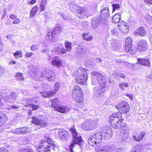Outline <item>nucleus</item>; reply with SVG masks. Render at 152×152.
I'll return each instance as SVG.
<instances>
[{
	"label": "nucleus",
	"mask_w": 152,
	"mask_h": 152,
	"mask_svg": "<svg viewBox=\"0 0 152 152\" xmlns=\"http://www.w3.org/2000/svg\"><path fill=\"white\" fill-rule=\"evenodd\" d=\"M33 53L32 52H30V53L27 52L25 54V56L26 57H29L32 56V55H33Z\"/></svg>",
	"instance_id": "58"
},
{
	"label": "nucleus",
	"mask_w": 152,
	"mask_h": 152,
	"mask_svg": "<svg viewBox=\"0 0 152 152\" xmlns=\"http://www.w3.org/2000/svg\"><path fill=\"white\" fill-rule=\"evenodd\" d=\"M103 134L100 132L96 133L88 140V143L93 147H95L97 143H99L102 139Z\"/></svg>",
	"instance_id": "5"
},
{
	"label": "nucleus",
	"mask_w": 152,
	"mask_h": 152,
	"mask_svg": "<svg viewBox=\"0 0 152 152\" xmlns=\"http://www.w3.org/2000/svg\"><path fill=\"white\" fill-rule=\"evenodd\" d=\"M112 6L113 7V11H114L115 10L117 9H118L119 8L120 5L119 4H113L112 5Z\"/></svg>",
	"instance_id": "48"
},
{
	"label": "nucleus",
	"mask_w": 152,
	"mask_h": 152,
	"mask_svg": "<svg viewBox=\"0 0 152 152\" xmlns=\"http://www.w3.org/2000/svg\"><path fill=\"white\" fill-rule=\"evenodd\" d=\"M72 97L77 102L82 103L83 101V92L81 88L78 86H75L72 89Z\"/></svg>",
	"instance_id": "4"
},
{
	"label": "nucleus",
	"mask_w": 152,
	"mask_h": 152,
	"mask_svg": "<svg viewBox=\"0 0 152 152\" xmlns=\"http://www.w3.org/2000/svg\"><path fill=\"white\" fill-rule=\"evenodd\" d=\"M122 120H120L115 123H112L111 125L112 127L114 129H120L122 125Z\"/></svg>",
	"instance_id": "30"
},
{
	"label": "nucleus",
	"mask_w": 152,
	"mask_h": 152,
	"mask_svg": "<svg viewBox=\"0 0 152 152\" xmlns=\"http://www.w3.org/2000/svg\"><path fill=\"white\" fill-rule=\"evenodd\" d=\"M136 33L138 34L139 35L144 36L146 34V31L144 27H142L136 30Z\"/></svg>",
	"instance_id": "29"
},
{
	"label": "nucleus",
	"mask_w": 152,
	"mask_h": 152,
	"mask_svg": "<svg viewBox=\"0 0 152 152\" xmlns=\"http://www.w3.org/2000/svg\"><path fill=\"white\" fill-rule=\"evenodd\" d=\"M61 31V28L59 27L56 26L53 30H50L45 37L46 39L48 41H51L53 38L54 37L56 33H60Z\"/></svg>",
	"instance_id": "9"
},
{
	"label": "nucleus",
	"mask_w": 152,
	"mask_h": 152,
	"mask_svg": "<svg viewBox=\"0 0 152 152\" xmlns=\"http://www.w3.org/2000/svg\"><path fill=\"white\" fill-rule=\"evenodd\" d=\"M116 152H125V151L123 149H119L117 150Z\"/></svg>",
	"instance_id": "63"
},
{
	"label": "nucleus",
	"mask_w": 152,
	"mask_h": 152,
	"mask_svg": "<svg viewBox=\"0 0 152 152\" xmlns=\"http://www.w3.org/2000/svg\"><path fill=\"white\" fill-rule=\"evenodd\" d=\"M118 28L123 33H127L129 31V27L128 24L123 21L118 23Z\"/></svg>",
	"instance_id": "12"
},
{
	"label": "nucleus",
	"mask_w": 152,
	"mask_h": 152,
	"mask_svg": "<svg viewBox=\"0 0 152 152\" xmlns=\"http://www.w3.org/2000/svg\"><path fill=\"white\" fill-rule=\"evenodd\" d=\"M145 3L152 5V0H144Z\"/></svg>",
	"instance_id": "59"
},
{
	"label": "nucleus",
	"mask_w": 152,
	"mask_h": 152,
	"mask_svg": "<svg viewBox=\"0 0 152 152\" xmlns=\"http://www.w3.org/2000/svg\"><path fill=\"white\" fill-rule=\"evenodd\" d=\"M101 18L102 19H105L109 16V10L107 7H104L100 12Z\"/></svg>",
	"instance_id": "21"
},
{
	"label": "nucleus",
	"mask_w": 152,
	"mask_h": 152,
	"mask_svg": "<svg viewBox=\"0 0 152 152\" xmlns=\"http://www.w3.org/2000/svg\"><path fill=\"white\" fill-rule=\"evenodd\" d=\"M32 122L35 124L39 125L41 127L45 126H46L47 122L45 120L39 119L35 116L32 118Z\"/></svg>",
	"instance_id": "13"
},
{
	"label": "nucleus",
	"mask_w": 152,
	"mask_h": 152,
	"mask_svg": "<svg viewBox=\"0 0 152 152\" xmlns=\"http://www.w3.org/2000/svg\"><path fill=\"white\" fill-rule=\"evenodd\" d=\"M132 39L130 37H127L126 39L125 45V50L126 52H129L132 55L134 54L136 52V48L132 47Z\"/></svg>",
	"instance_id": "6"
},
{
	"label": "nucleus",
	"mask_w": 152,
	"mask_h": 152,
	"mask_svg": "<svg viewBox=\"0 0 152 152\" xmlns=\"http://www.w3.org/2000/svg\"><path fill=\"white\" fill-rule=\"evenodd\" d=\"M18 107L17 106L14 105H10V106L9 107V109L10 110L11 109H18Z\"/></svg>",
	"instance_id": "56"
},
{
	"label": "nucleus",
	"mask_w": 152,
	"mask_h": 152,
	"mask_svg": "<svg viewBox=\"0 0 152 152\" xmlns=\"http://www.w3.org/2000/svg\"><path fill=\"white\" fill-rule=\"evenodd\" d=\"M19 152H34V151L31 149L23 148L20 150Z\"/></svg>",
	"instance_id": "44"
},
{
	"label": "nucleus",
	"mask_w": 152,
	"mask_h": 152,
	"mask_svg": "<svg viewBox=\"0 0 152 152\" xmlns=\"http://www.w3.org/2000/svg\"><path fill=\"white\" fill-rule=\"evenodd\" d=\"M147 78L149 79V80H152V74L150 75L147 77Z\"/></svg>",
	"instance_id": "64"
},
{
	"label": "nucleus",
	"mask_w": 152,
	"mask_h": 152,
	"mask_svg": "<svg viewBox=\"0 0 152 152\" xmlns=\"http://www.w3.org/2000/svg\"><path fill=\"white\" fill-rule=\"evenodd\" d=\"M97 121H94L92 120H86L82 124V127L85 130H91L95 129L97 124Z\"/></svg>",
	"instance_id": "8"
},
{
	"label": "nucleus",
	"mask_w": 152,
	"mask_h": 152,
	"mask_svg": "<svg viewBox=\"0 0 152 152\" xmlns=\"http://www.w3.org/2000/svg\"><path fill=\"white\" fill-rule=\"evenodd\" d=\"M16 78L18 80H23L24 78L23 76V74L21 73L18 72L16 74Z\"/></svg>",
	"instance_id": "38"
},
{
	"label": "nucleus",
	"mask_w": 152,
	"mask_h": 152,
	"mask_svg": "<svg viewBox=\"0 0 152 152\" xmlns=\"http://www.w3.org/2000/svg\"><path fill=\"white\" fill-rule=\"evenodd\" d=\"M115 74L116 77H118L123 79H124L126 77V75L124 73L116 72L115 73Z\"/></svg>",
	"instance_id": "43"
},
{
	"label": "nucleus",
	"mask_w": 152,
	"mask_h": 152,
	"mask_svg": "<svg viewBox=\"0 0 152 152\" xmlns=\"http://www.w3.org/2000/svg\"><path fill=\"white\" fill-rule=\"evenodd\" d=\"M60 86V84L58 82H57L54 84L53 90V91H51L53 92V95L56 94L59 90Z\"/></svg>",
	"instance_id": "33"
},
{
	"label": "nucleus",
	"mask_w": 152,
	"mask_h": 152,
	"mask_svg": "<svg viewBox=\"0 0 152 152\" xmlns=\"http://www.w3.org/2000/svg\"><path fill=\"white\" fill-rule=\"evenodd\" d=\"M93 37L92 36H90L89 37H84L83 38V39L84 40L87 41H90L91 40L93 39Z\"/></svg>",
	"instance_id": "54"
},
{
	"label": "nucleus",
	"mask_w": 152,
	"mask_h": 152,
	"mask_svg": "<svg viewBox=\"0 0 152 152\" xmlns=\"http://www.w3.org/2000/svg\"><path fill=\"white\" fill-rule=\"evenodd\" d=\"M100 19L98 18H93L91 21V27L93 29H95L97 28L100 22Z\"/></svg>",
	"instance_id": "25"
},
{
	"label": "nucleus",
	"mask_w": 152,
	"mask_h": 152,
	"mask_svg": "<svg viewBox=\"0 0 152 152\" xmlns=\"http://www.w3.org/2000/svg\"><path fill=\"white\" fill-rule=\"evenodd\" d=\"M70 131L72 133L73 137V140L69 146V149L70 152H74L73 150L75 145L78 144L79 146H81L82 144L83 140L82 137L79 133H77V132L74 129L71 128Z\"/></svg>",
	"instance_id": "2"
},
{
	"label": "nucleus",
	"mask_w": 152,
	"mask_h": 152,
	"mask_svg": "<svg viewBox=\"0 0 152 152\" xmlns=\"http://www.w3.org/2000/svg\"><path fill=\"white\" fill-rule=\"evenodd\" d=\"M59 48L57 47H54L51 50L52 51H53L57 53L58 54L59 51Z\"/></svg>",
	"instance_id": "53"
},
{
	"label": "nucleus",
	"mask_w": 152,
	"mask_h": 152,
	"mask_svg": "<svg viewBox=\"0 0 152 152\" xmlns=\"http://www.w3.org/2000/svg\"><path fill=\"white\" fill-rule=\"evenodd\" d=\"M111 34L115 36H117L118 34V31L115 29H114L111 31Z\"/></svg>",
	"instance_id": "57"
},
{
	"label": "nucleus",
	"mask_w": 152,
	"mask_h": 152,
	"mask_svg": "<svg viewBox=\"0 0 152 152\" xmlns=\"http://www.w3.org/2000/svg\"><path fill=\"white\" fill-rule=\"evenodd\" d=\"M59 51L58 52V54H63L66 53V51L67 50L65 49L64 48H61V49L59 48Z\"/></svg>",
	"instance_id": "46"
},
{
	"label": "nucleus",
	"mask_w": 152,
	"mask_h": 152,
	"mask_svg": "<svg viewBox=\"0 0 152 152\" xmlns=\"http://www.w3.org/2000/svg\"><path fill=\"white\" fill-rule=\"evenodd\" d=\"M22 52L20 50H18L13 53V55L16 58H17L22 57Z\"/></svg>",
	"instance_id": "39"
},
{
	"label": "nucleus",
	"mask_w": 152,
	"mask_h": 152,
	"mask_svg": "<svg viewBox=\"0 0 152 152\" xmlns=\"http://www.w3.org/2000/svg\"><path fill=\"white\" fill-rule=\"evenodd\" d=\"M121 19V14L120 13L116 14L112 18V21L113 23H118L120 22V20Z\"/></svg>",
	"instance_id": "28"
},
{
	"label": "nucleus",
	"mask_w": 152,
	"mask_h": 152,
	"mask_svg": "<svg viewBox=\"0 0 152 152\" xmlns=\"http://www.w3.org/2000/svg\"><path fill=\"white\" fill-rule=\"evenodd\" d=\"M0 152H9V151L4 148H0Z\"/></svg>",
	"instance_id": "55"
},
{
	"label": "nucleus",
	"mask_w": 152,
	"mask_h": 152,
	"mask_svg": "<svg viewBox=\"0 0 152 152\" xmlns=\"http://www.w3.org/2000/svg\"><path fill=\"white\" fill-rule=\"evenodd\" d=\"M31 49L32 51H35L38 49V48L37 45H33L31 47Z\"/></svg>",
	"instance_id": "49"
},
{
	"label": "nucleus",
	"mask_w": 152,
	"mask_h": 152,
	"mask_svg": "<svg viewBox=\"0 0 152 152\" xmlns=\"http://www.w3.org/2000/svg\"><path fill=\"white\" fill-rule=\"evenodd\" d=\"M145 132H142L140 134L136 137L135 135H134L132 137V138L135 141L139 142L143 140L145 135Z\"/></svg>",
	"instance_id": "27"
},
{
	"label": "nucleus",
	"mask_w": 152,
	"mask_h": 152,
	"mask_svg": "<svg viewBox=\"0 0 152 152\" xmlns=\"http://www.w3.org/2000/svg\"><path fill=\"white\" fill-rule=\"evenodd\" d=\"M22 143L21 144L22 145H26L28 144L29 142V139L27 137H24L21 139Z\"/></svg>",
	"instance_id": "42"
},
{
	"label": "nucleus",
	"mask_w": 152,
	"mask_h": 152,
	"mask_svg": "<svg viewBox=\"0 0 152 152\" xmlns=\"http://www.w3.org/2000/svg\"><path fill=\"white\" fill-rule=\"evenodd\" d=\"M3 97L4 101L9 103H11V100H15L16 99V95L15 92H12L8 96H7L4 95Z\"/></svg>",
	"instance_id": "20"
},
{
	"label": "nucleus",
	"mask_w": 152,
	"mask_h": 152,
	"mask_svg": "<svg viewBox=\"0 0 152 152\" xmlns=\"http://www.w3.org/2000/svg\"><path fill=\"white\" fill-rule=\"evenodd\" d=\"M104 137L105 138L108 139L112 137V132L111 128L109 126L106 127L104 131Z\"/></svg>",
	"instance_id": "23"
},
{
	"label": "nucleus",
	"mask_w": 152,
	"mask_h": 152,
	"mask_svg": "<svg viewBox=\"0 0 152 152\" xmlns=\"http://www.w3.org/2000/svg\"><path fill=\"white\" fill-rule=\"evenodd\" d=\"M44 138L45 139L41 141L40 145V148L41 151L42 150L44 152H49L51 151H55L53 152H58V148L52 141L48 135L45 134Z\"/></svg>",
	"instance_id": "1"
},
{
	"label": "nucleus",
	"mask_w": 152,
	"mask_h": 152,
	"mask_svg": "<svg viewBox=\"0 0 152 152\" xmlns=\"http://www.w3.org/2000/svg\"><path fill=\"white\" fill-rule=\"evenodd\" d=\"M72 43L69 42H66L65 43V48H66V50L67 51L70 52L72 49L71 45Z\"/></svg>",
	"instance_id": "37"
},
{
	"label": "nucleus",
	"mask_w": 152,
	"mask_h": 152,
	"mask_svg": "<svg viewBox=\"0 0 152 152\" xmlns=\"http://www.w3.org/2000/svg\"><path fill=\"white\" fill-rule=\"evenodd\" d=\"M138 63L142 66L149 65L150 62L148 59L138 58L137 59Z\"/></svg>",
	"instance_id": "26"
},
{
	"label": "nucleus",
	"mask_w": 152,
	"mask_h": 152,
	"mask_svg": "<svg viewBox=\"0 0 152 152\" xmlns=\"http://www.w3.org/2000/svg\"><path fill=\"white\" fill-rule=\"evenodd\" d=\"M38 10V8L37 7L35 6L33 8H32L31 10L30 16L31 17H32L34 15H35L37 12Z\"/></svg>",
	"instance_id": "36"
},
{
	"label": "nucleus",
	"mask_w": 152,
	"mask_h": 152,
	"mask_svg": "<svg viewBox=\"0 0 152 152\" xmlns=\"http://www.w3.org/2000/svg\"><path fill=\"white\" fill-rule=\"evenodd\" d=\"M84 48L80 47L77 50V52L78 53H81L84 52Z\"/></svg>",
	"instance_id": "52"
},
{
	"label": "nucleus",
	"mask_w": 152,
	"mask_h": 152,
	"mask_svg": "<svg viewBox=\"0 0 152 152\" xmlns=\"http://www.w3.org/2000/svg\"><path fill=\"white\" fill-rule=\"evenodd\" d=\"M145 20L149 24H152V17L150 15H146Z\"/></svg>",
	"instance_id": "41"
},
{
	"label": "nucleus",
	"mask_w": 152,
	"mask_h": 152,
	"mask_svg": "<svg viewBox=\"0 0 152 152\" xmlns=\"http://www.w3.org/2000/svg\"><path fill=\"white\" fill-rule=\"evenodd\" d=\"M92 76V84L95 85L96 83L99 84L102 87H105L106 80L100 73L96 72H94L91 73Z\"/></svg>",
	"instance_id": "3"
},
{
	"label": "nucleus",
	"mask_w": 152,
	"mask_h": 152,
	"mask_svg": "<svg viewBox=\"0 0 152 152\" xmlns=\"http://www.w3.org/2000/svg\"><path fill=\"white\" fill-rule=\"evenodd\" d=\"M83 74L78 76L76 79V82L80 85H83L84 83L86 81L87 79V74L85 72L83 73Z\"/></svg>",
	"instance_id": "14"
},
{
	"label": "nucleus",
	"mask_w": 152,
	"mask_h": 152,
	"mask_svg": "<svg viewBox=\"0 0 152 152\" xmlns=\"http://www.w3.org/2000/svg\"><path fill=\"white\" fill-rule=\"evenodd\" d=\"M109 120L110 125L113 123H114L120 120H123L122 117V113L120 112L113 113L112 115L110 116Z\"/></svg>",
	"instance_id": "10"
},
{
	"label": "nucleus",
	"mask_w": 152,
	"mask_h": 152,
	"mask_svg": "<svg viewBox=\"0 0 152 152\" xmlns=\"http://www.w3.org/2000/svg\"><path fill=\"white\" fill-rule=\"evenodd\" d=\"M116 107L124 113L128 112L130 109L128 104L125 101L120 102L118 105L116 106Z\"/></svg>",
	"instance_id": "11"
},
{
	"label": "nucleus",
	"mask_w": 152,
	"mask_h": 152,
	"mask_svg": "<svg viewBox=\"0 0 152 152\" xmlns=\"http://www.w3.org/2000/svg\"><path fill=\"white\" fill-rule=\"evenodd\" d=\"M62 60L61 59L57 56H55L51 61L52 64L53 66H56L58 67H60L62 65Z\"/></svg>",
	"instance_id": "18"
},
{
	"label": "nucleus",
	"mask_w": 152,
	"mask_h": 152,
	"mask_svg": "<svg viewBox=\"0 0 152 152\" xmlns=\"http://www.w3.org/2000/svg\"><path fill=\"white\" fill-rule=\"evenodd\" d=\"M17 20H14L13 22V23L14 24H18L20 22L19 20L17 19Z\"/></svg>",
	"instance_id": "62"
},
{
	"label": "nucleus",
	"mask_w": 152,
	"mask_h": 152,
	"mask_svg": "<svg viewBox=\"0 0 152 152\" xmlns=\"http://www.w3.org/2000/svg\"><path fill=\"white\" fill-rule=\"evenodd\" d=\"M138 62L137 63L133 64V69L138 70L140 69V66Z\"/></svg>",
	"instance_id": "47"
},
{
	"label": "nucleus",
	"mask_w": 152,
	"mask_h": 152,
	"mask_svg": "<svg viewBox=\"0 0 152 152\" xmlns=\"http://www.w3.org/2000/svg\"><path fill=\"white\" fill-rule=\"evenodd\" d=\"M39 93L42 95V96L45 98L49 97L52 95L53 94L52 91H40Z\"/></svg>",
	"instance_id": "31"
},
{
	"label": "nucleus",
	"mask_w": 152,
	"mask_h": 152,
	"mask_svg": "<svg viewBox=\"0 0 152 152\" xmlns=\"http://www.w3.org/2000/svg\"><path fill=\"white\" fill-rule=\"evenodd\" d=\"M58 134L61 139L64 140H67L70 137V135L66 130L61 129L59 131Z\"/></svg>",
	"instance_id": "15"
},
{
	"label": "nucleus",
	"mask_w": 152,
	"mask_h": 152,
	"mask_svg": "<svg viewBox=\"0 0 152 152\" xmlns=\"http://www.w3.org/2000/svg\"><path fill=\"white\" fill-rule=\"evenodd\" d=\"M72 8L75 12H76L79 14H80L81 15H84L86 16H89L91 15V14L89 13L87 10H82L81 9H79V8L77 7L74 4Z\"/></svg>",
	"instance_id": "19"
},
{
	"label": "nucleus",
	"mask_w": 152,
	"mask_h": 152,
	"mask_svg": "<svg viewBox=\"0 0 152 152\" xmlns=\"http://www.w3.org/2000/svg\"><path fill=\"white\" fill-rule=\"evenodd\" d=\"M47 3V0H42L40 4V10L41 11L44 10L45 7Z\"/></svg>",
	"instance_id": "34"
},
{
	"label": "nucleus",
	"mask_w": 152,
	"mask_h": 152,
	"mask_svg": "<svg viewBox=\"0 0 152 152\" xmlns=\"http://www.w3.org/2000/svg\"><path fill=\"white\" fill-rule=\"evenodd\" d=\"M124 65L126 67L133 69V64H130L126 62Z\"/></svg>",
	"instance_id": "45"
},
{
	"label": "nucleus",
	"mask_w": 152,
	"mask_h": 152,
	"mask_svg": "<svg viewBox=\"0 0 152 152\" xmlns=\"http://www.w3.org/2000/svg\"><path fill=\"white\" fill-rule=\"evenodd\" d=\"M7 120V115L4 113L0 112V127L2 126Z\"/></svg>",
	"instance_id": "22"
},
{
	"label": "nucleus",
	"mask_w": 152,
	"mask_h": 152,
	"mask_svg": "<svg viewBox=\"0 0 152 152\" xmlns=\"http://www.w3.org/2000/svg\"><path fill=\"white\" fill-rule=\"evenodd\" d=\"M55 110L59 112L64 113L66 111H68L69 110V109L66 106L59 105L55 108Z\"/></svg>",
	"instance_id": "24"
},
{
	"label": "nucleus",
	"mask_w": 152,
	"mask_h": 152,
	"mask_svg": "<svg viewBox=\"0 0 152 152\" xmlns=\"http://www.w3.org/2000/svg\"><path fill=\"white\" fill-rule=\"evenodd\" d=\"M77 73H80L81 71H86L87 69L84 68L80 67L79 69H77Z\"/></svg>",
	"instance_id": "50"
},
{
	"label": "nucleus",
	"mask_w": 152,
	"mask_h": 152,
	"mask_svg": "<svg viewBox=\"0 0 152 152\" xmlns=\"http://www.w3.org/2000/svg\"><path fill=\"white\" fill-rule=\"evenodd\" d=\"M58 100V98H56L52 100L51 105L55 109L59 105Z\"/></svg>",
	"instance_id": "35"
},
{
	"label": "nucleus",
	"mask_w": 152,
	"mask_h": 152,
	"mask_svg": "<svg viewBox=\"0 0 152 152\" xmlns=\"http://www.w3.org/2000/svg\"><path fill=\"white\" fill-rule=\"evenodd\" d=\"M10 18L12 19H18L17 16L15 15H11Z\"/></svg>",
	"instance_id": "61"
},
{
	"label": "nucleus",
	"mask_w": 152,
	"mask_h": 152,
	"mask_svg": "<svg viewBox=\"0 0 152 152\" xmlns=\"http://www.w3.org/2000/svg\"><path fill=\"white\" fill-rule=\"evenodd\" d=\"M30 131V128L24 127L16 129L13 132L16 134H23L29 132Z\"/></svg>",
	"instance_id": "17"
},
{
	"label": "nucleus",
	"mask_w": 152,
	"mask_h": 152,
	"mask_svg": "<svg viewBox=\"0 0 152 152\" xmlns=\"http://www.w3.org/2000/svg\"><path fill=\"white\" fill-rule=\"evenodd\" d=\"M43 77L48 81L52 82L55 79V75L53 72L49 69H46L42 72L40 78Z\"/></svg>",
	"instance_id": "7"
},
{
	"label": "nucleus",
	"mask_w": 152,
	"mask_h": 152,
	"mask_svg": "<svg viewBox=\"0 0 152 152\" xmlns=\"http://www.w3.org/2000/svg\"><path fill=\"white\" fill-rule=\"evenodd\" d=\"M31 107L33 110H36L38 109L39 106L38 105L33 104L31 105Z\"/></svg>",
	"instance_id": "51"
},
{
	"label": "nucleus",
	"mask_w": 152,
	"mask_h": 152,
	"mask_svg": "<svg viewBox=\"0 0 152 152\" xmlns=\"http://www.w3.org/2000/svg\"><path fill=\"white\" fill-rule=\"evenodd\" d=\"M94 94L96 96L102 95L103 92L101 90V89L100 88L95 87L94 88Z\"/></svg>",
	"instance_id": "32"
},
{
	"label": "nucleus",
	"mask_w": 152,
	"mask_h": 152,
	"mask_svg": "<svg viewBox=\"0 0 152 152\" xmlns=\"http://www.w3.org/2000/svg\"><path fill=\"white\" fill-rule=\"evenodd\" d=\"M124 86L127 88L128 86V84L126 83H122L119 85V87L122 90L124 91Z\"/></svg>",
	"instance_id": "40"
},
{
	"label": "nucleus",
	"mask_w": 152,
	"mask_h": 152,
	"mask_svg": "<svg viewBox=\"0 0 152 152\" xmlns=\"http://www.w3.org/2000/svg\"><path fill=\"white\" fill-rule=\"evenodd\" d=\"M148 46L147 41L145 40H142L138 42L137 49L140 51H143L147 49Z\"/></svg>",
	"instance_id": "16"
},
{
	"label": "nucleus",
	"mask_w": 152,
	"mask_h": 152,
	"mask_svg": "<svg viewBox=\"0 0 152 152\" xmlns=\"http://www.w3.org/2000/svg\"><path fill=\"white\" fill-rule=\"evenodd\" d=\"M116 61L118 63H120V64H125L126 62L125 61H123L122 60H116Z\"/></svg>",
	"instance_id": "60"
}]
</instances>
